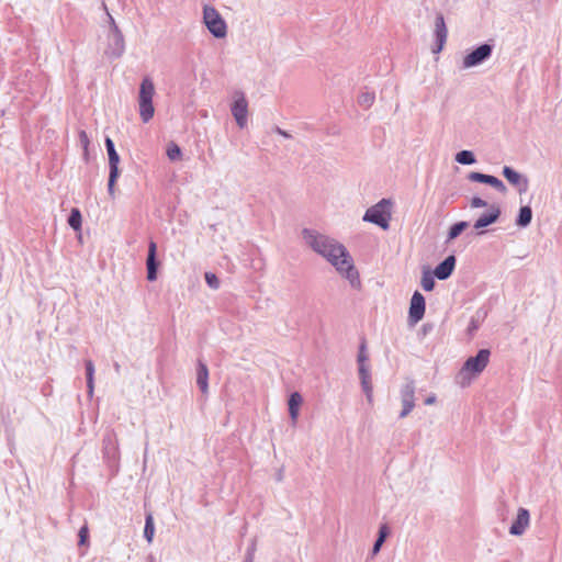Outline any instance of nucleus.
<instances>
[{
  "label": "nucleus",
  "mask_w": 562,
  "mask_h": 562,
  "mask_svg": "<svg viewBox=\"0 0 562 562\" xmlns=\"http://www.w3.org/2000/svg\"><path fill=\"white\" fill-rule=\"evenodd\" d=\"M502 173L510 184L518 188L519 193H524L528 190V179L521 173L508 166L503 168Z\"/></svg>",
  "instance_id": "obj_15"
},
{
  "label": "nucleus",
  "mask_w": 562,
  "mask_h": 562,
  "mask_svg": "<svg viewBox=\"0 0 562 562\" xmlns=\"http://www.w3.org/2000/svg\"><path fill=\"white\" fill-rule=\"evenodd\" d=\"M86 366V376H87V387L89 395L93 393V382H94V366L91 360H87L85 362Z\"/></svg>",
  "instance_id": "obj_25"
},
{
  "label": "nucleus",
  "mask_w": 562,
  "mask_h": 562,
  "mask_svg": "<svg viewBox=\"0 0 562 562\" xmlns=\"http://www.w3.org/2000/svg\"><path fill=\"white\" fill-rule=\"evenodd\" d=\"M324 258L335 267L341 277L350 282L351 286L360 285L359 273L353 265V259L342 244L340 250L328 252Z\"/></svg>",
  "instance_id": "obj_1"
},
{
  "label": "nucleus",
  "mask_w": 562,
  "mask_h": 562,
  "mask_svg": "<svg viewBox=\"0 0 562 562\" xmlns=\"http://www.w3.org/2000/svg\"><path fill=\"white\" fill-rule=\"evenodd\" d=\"M532 220V211L531 207L526 205L521 206L516 220V224L520 227H527Z\"/></svg>",
  "instance_id": "obj_23"
},
{
  "label": "nucleus",
  "mask_w": 562,
  "mask_h": 562,
  "mask_svg": "<svg viewBox=\"0 0 562 562\" xmlns=\"http://www.w3.org/2000/svg\"><path fill=\"white\" fill-rule=\"evenodd\" d=\"M255 552H256V541L254 540L247 550V555L255 557Z\"/></svg>",
  "instance_id": "obj_39"
},
{
  "label": "nucleus",
  "mask_w": 562,
  "mask_h": 562,
  "mask_svg": "<svg viewBox=\"0 0 562 562\" xmlns=\"http://www.w3.org/2000/svg\"><path fill=\"white\" fill-rule=\"evenodd\" d=\"M374 94L371 92H362L359 98L358 102L361 106L370 108L374 102Z\"/></svg>",
  "instance_id": "obj_32"
},
{
  "label": "nucleus",
  "mask_w": 562,
  "mask_h": 562,
  "mask_svg": "<svg viewBox=\"0 0 562 562\" xmlns=\"http://www.w3.org/2000/svg\"><path fill=\"white\" fill-rule=\"evenodd\" d=\"M493 53V45L482 44L463 57L462 69L476 67L487 60Z\"/></svg>",
  "instance_id": "obj_11"
},
{
  "label": "nucleus",
  "mask_w": 562,
  "mask_h": 562,
  "mask_svg": "<svg viewBox=\"0 0 562 562\" xmlns=\"http://www.w3.org/2000/svg\"><path fill=\"white\" fill-rule=\"evenodd\" d=\"M154 535H155L154 518H153L151 514H147L146 519H145L144 537L150 543L153 541Z\"/></svg>",
  "instance_id": "obj_26"
},
{
  "label": "nucleus",
  "mask_w": 562,
  "mask_h": 562,
  "mask_svg": "<svg viewBox=\"0 0 562 562\" xmlns=\"http://www.w3.org/2000/svg\"><path fill=\"white\" fill-rule=\"evenodd\" d=\"M245 562H254V557L246 554Z\"/></svg>",
  "instance_id": "obj_42"
},
{
  "label": "nucleus",
  "mask_w": 562,
  "mask_h": 562,
  "mask_svg": "<svg viewBox=\"0 0 562 562\" xmlns=\"http://www.w3.org/2000/svg\"><path fill=\"white\" fill-rule=\"evenodd\" d=\"M415 382L413 379L407 378L405 383L401 386L400 397L402 402V411L398 415L400 418H405L415 407Z\"/></svg>",
  "instance_id": "obj_10"
},
{
  "label": "nucleus",
  "mask_w": 562,
  "mask_h": 562,
  "mask_svg": "<svg viewBox=\"0 0 562 562\" xmlns=\"http://www.w3.org/2000/svg\"><path fill=\"white\" fill-rule=\"evenodd\" d=\"M302 237L305 244L322 257H326L328 252L340 250L339 241L315 229L304 228Z\"/></svg>",
  "instance_id": "obj_2"
},
{
  "label": "nucleus",
  "mask_w": 562,
  "mask_h": 562,
  "mask_svg": "<svg viewBox=\"0 0 562 562\" xmlns=\"http://www.w3.org/2000/svg\"><path fill=\"white\" fill-rule=\"evenodd\" d=\"M468 226L469 223L464 221L453 224L448 233V241L456 239Z\"/></svg>",
  "instance_id": "obj_27"
},
{
  "label": "nucleus",
  "mask_w": 562,
  "mask_h": 562,
  "mask_svg": "<svg viewBox=\"0 0 562 562\" xmlns=\"http://www.w3.org/2000/svg\"><path fill=\"white\" fill-rule=\"evenodd\" d=\"M196 384L203 394L209 392V369L207 366L199 360L196 367Z\"/></svg>",
  "instance_id": "obj_21"
},
{
  "label": "nucleus",
  "mask_w": 562,
  "mask_h": 562,
  "mask_svg": "<svg viewBox=\"0 0 562 562\" xmlns=\"http://www.w3.org/2000/svg\"><path fill=\"white\" fill-rule=\"evenodd\" d=\"M155 92L156 90L153 79L148 76L144 77L139 85L138 92L139 116L144 123H148L155 114V108L153 104Z\"/></svg>",
  "instance_id": "obj_3"
},
{
  "label": "nucleus",
  "mask_w": 562,
  "mask_h": 562,
  "mask_svg": "<svg viewBox=\"0 0 562 562\" xmlns=\"http://www.w3.org/2000/svg\"><path fill=\"white\" fill-rule=\"evenodd\" d=\"M436 402V395H430L425 400L426 405H432Z\"/></svg>",
  "instance_id": "obj_41"
},
{
  "label": "nucleus",
  "mask_w": 562,
  "mask_h": 562,
  "mask_svg": "<svg viewBox=\"0 0 562 562\" xmlns=\"http://www.w3.org/2000/svg\"><path fill=\"white\" fill-rule=\"evenodd\" d=\"M368 356L366 353V347L364 345H361L359 353H358V364H367Z\"/></svg>",
  "instance_id": "obj_36"
},
{
  "label": "nucleus",
  "mask_w": 562,
  "mask_h": 562,
  "mask_svg": "<svg viewBox=\"0 0 562 562\" xmlns=\"http://www.w3.org/2000/svg\"><path fill=\"white\" fill-rule=\"evenodd\" d=\"M232 115L239 128H245L248 123V101L241 91L234 93V101L231 105Z\"/></svg>",
  "instance_id": "obj_8"
},
{
  "label": "nucleus",
  "mask_w": 562,
  "mask_h": 562,
  "mask_svg": "<svg viewBox=\"0 0 562 562\" xmlns=\"http://www.w3.org/2000/svg\"><path fill=\"white\" fill-rule=\"evenodd\" d=\"M206 284L214 290H217L220 288V280L216 277V274L212 272H205L204 274Z\"/></svg>",
  "instance_id": "obj_34"
},
{
  "label": "nucleus",
  "mask_w": 562,
  "mask_h": 562,
  "mask_svg": "<svg viewBox=\"0 0 562 562\" xmlns=\"http://www.w3.org/2000/svg\"><path fill=\"white\" fill-rule=\"evenodd\" d=\"M79 142H80L81 146L85 148V150H87L90 140H89V137H88V135H87V133L85 131H81L79 133Z\"/></svg>",
  "instance_id": "obj_37"
},
{
  "label": "nucleus",
  "mask_w": 562,
  "mask_h": 562,
  "mask_svg": "<svg viewBox=\"0 0 562 562\" xmlns=\"http://www.w3.org/2000/svg\"><path fill=\"white\" fill-rule=\"evenodd\" d=\"M499 216H501V209H499V206L496 205V204H493V205L490 206V212L487 214H483L482 216H480L475 221L473 226H474L475 229L484 228V227H486V226L497 222Z\"/></svg>",
  "instance_id": "obj_19"
},
{
  "label": "nucleus",
  "mask_w": 562,
  "mask_h": 562,
  "mask_svg": "<svg viewBox=\"0 0 562 562\" xmlns=\"http://www.w3.org/2000/svg\"><path fill=\"white\" fill-rule=\"evenodd\" d=\"M470 205L472 209H477V207H485L487 206V203L485 200L479 198V196H474L472 198L471 202H470Z\"/></svg>",
  "instance_id": "obj_35"
},
{
  "label": "nucleus",
  "mask_w": 562,
  "mask_h": 562,
  "mask_svg": "<svg viewBox=\"0 0 562 562\" xmlns=\"http://www.w3.org/2000/svg\"><path fill=\"white\" fill-rule=\"evenodd\" d=\"M456 161L461 165H472L475 162V156L471 150H461L456 155Z\"/></svg>",
  "instance_id": "obj_28"
},
{
  "label": "nucleus",
  "mask_w": 562,
  "mask_h": 562,
  "mask_svg": "<svg viewBox=\"0 0 562 562\" xmlns=\"http://www.w3.org/2000/svg\"><path fill=\"white\" fill-rule=\"evenodd\" d=\"M301 404H302V396L300 395V393H297V392L292 393L290 395L288 405H289V414H290V417H291V420L293 424H295L297 420L299 408H300Z\"/></svg>",
  "instance_id": "obj_22"
},
{
  "label": "nucleus",
  "mask_w": 562,
  "mask_h": 562,
  "mask_svg": "<svg viewBox=\"0 0 562 562\" xmlns=\"http://www.w3.org/2000/svg\"><path fill=\"white\" fill-rule=\"evenodd\" d=\"M167 156L170 160H178L181 158V149L177 144L171 143L167 148Z\"/></svg>",
  "instance_id": "obj_33"
},
{
  "label": "nucleus",
  "mask_w": 562,
  "mask_h": 562,
  "mask_svg": "<svg viewBox=\"0 0 562 562\" xmlns=\"http://www.w3.org/2000/svg\"><path fill=\"white\" fill-rule=\"evenodd\" d=\"M68 224L75 231H79L81 227V213L78 209H72L68 217Z\"/></svg>",
  "instance_id": "obj_29"
},
{
  "label": "nucleus",
  "mask_w": 562,
  "mask_h": 562,
  "mask_svg": "<svg viewBox=\"0 0 562 562\" xmlns=\"http://www.w3.org/2000/svg\"><path fill=\"white\" fill-rule=\"evenodd\" d=\"M387 536V527L385 525H383L380 530H379V537L378 539L375 540L374 544H373V553H378L380 551V548L382 546V543L385 541V538Z\"/></svg>",
  "instance_id": "obj_31"
},
{
  "label": "nucleus",
  "mask_w": 562,
  "mask_h": 562,
  "mask_svg": "<svg viewBox=\"0 0 562 562\" xmlns=\"http://www.w3.org/2000/svg\"><path fill=\"white\" fill-rule=\"evenodd\" d=\"M530 525V514L529 510L520 507L517 512V517L513 521L509 533L513 536H521L526 532Z\"/></svg>",
  "instance_id": "obj_13"
},
{
  "label": "nucleus",
  "mask_w": 562,
  "mask_h": 562,
  "mask_svg": "<svg viewBox=\"0 0 562 562\" xmlns=\"http://www.w3.org/2000/svg\"><path fill=\"white\" fill-rule=\"evenodd\" d=\"M112 27L108 35L109 45L105 54L110 57L117 58L122 56L125 50L124 37L119 27L116 26L114 19L109 14Z\"/></svg>",
  "instance_id": "obj_9"
},
{
  "label": "nucleus",
  "mask_w": 562,
  "mask_h": 562,
  "mask_svg": "<svg viewBox=\"0 0 562 562\" xmlns=\"http://www.w3.org/2000/svg\"><path fill=\"white\" fill-rule=\"evenodd\" d=\"M157 245L155 241L150 240L148 245V255L146 260L147 266V279L149 281H155L157 279V267L158 261L156 259Z\"/></svg>",
  "instance_id": "obj_16"
},
{
  "label": "nucleus",
  "mask_w": 562,
  "mask_h": 562,
  "mask_svg": "<svg viewBox=\"0 0 562 562\" xmlns=\"http://www.w3.org/2000/svg\"><path fill=\"white\" fill-rule=\"evenodd\" d=\"M359 376L362 391L366 394L368 402L371 403L373 398V389L371 384V374L368 364L359 366Z\"/></svg>",
  "instance_id": "obj_20"
},
{
  "label": "nucleus",
  "mask_w": 562,
  "mask_h": 562,
  "mask_svg": "<svg viewBox=\"0 0 562 562\" xmlns=\"http://www.w3.org/2000/svg\"><path fill=\"white\" fill-rule=\"evenodd\" d=\"M276 132L279 135L283 136L284 138H291V135L286 131L280 128V127H276Z\"/></svg>",
  "instance_id": "obj_40"
},
{
  "label": "nucleus",
  "mask_w": 562,
  "mask_h": 562,
  "mask_svg": "<svg viewBox=\"0 0 562 562\" xmlns=\"http://www.w3.org/2000/svg\"><path fill=\"white\" fill-rule=\"evenodd\" d=\"M454 267L456 257L450 255L435 268L434 276L439 280H446L452 274Z\"/></svg>",
  "instance_id": "obj_17"
},
{
  "label": "nucleus",
  "mask_w": 562,
  "mask_h": 562,
  "mask_svg": "<svg viewBox=\"0 0 562 562\" xmlns=\"http://www.w3.org/2000/svg\"><path fill=\"white\" fill-rule=\"evenodd\" d=\"M422 286L425 291H431L435 288L434 274L430 271H424Z\"/></svg>",
  "instance_id": "obj_30"
},
{
  "label": "nucleus",
  "mask_w": 562,
  "mask_h": 562,
  "mask_svg": "<svg viewBox=\"0 0 562 562\" xmlns=\"http://www.w3.org/2000/svg\"><path fill=\"white\" fill-rule=\"evenodd\" d=\"M88 539V527L82 526L79 530V544H85Z\"/></svg>",
  "instance_id": "obj_38"
},
{
  "label": "nucleus",
  "mask_w": 562,
  "mask_h": 562,
  "mask_svg": "<svg viewBox=\"0 0 562 562\" xmlns=\"http://www.w3.org/2000/svg\"><path fill=\"white\" fill-rule=\"evenodd\" d=\"M203 23L209 32L216 38H224L227 34V25L220 12L211 5L203 8Z\"/></svg>",
  "instance_id": "obj_6"
},
{
  "label": "nucleus",
  "mask_w": 562,
  "mask_h": 562,
  "mask_svg": "<svg viewBox=\"0 0 562 562\" xmlns=\"http://www.w3.org/2000/svg\"><path fill=\"white\" fill-rule=\"evenodd\" d=\"M491 351L481 349L474 357H470L461 368L459 378L470 381L471 376L479 375L486 368L490 361Z\"/></svg>",
  "instance_id": "obj_4"
},
{
  "label": "nucleus",
  "mask_w": 562,
  "mask_h": 562,
  "mask_svg": "<svg viewBox=\"0 0 562 562\" xmlns=\"http://www.w3.org/2000/svg\"><path fill=\"white\" fill-rule=\"evenodd\" d=\"M104 442V452L109 458H115L117 452L116 439L114 434H108L103 440Z\"/></svg>",
  "instance_id": "obj_24"
},
{
  "label": "nucleus",
  "mask_w": 562,
  "mask_h": 562,
  "mask_svg": "<svg viewBox=\"0 0 562 562\" xmlns=\"http://www.w3.org/2000/svg\"><path fill=\"white\" fill-rule=\"evenodd\" d=\"M105 147H106V151H108V156H109V167H110L108 191H109V194L113 198L114 196V186L120 176V170H119L120 156L116 153L114 143L110 137L105 138Z\"/></svg>",
  "instance_id": "obj_7"
},
{
  "label": "nucleus",
  "mask_w": 562,
  "mask_h": 562,
  "mask_svg": "<svg viewBox=\"0 0 562 562\" xmlns=\"http://www.w3.org/2000/svg\"><path fill=\"white\" fill-rule=\"evenodd\" d=\"M435 36L438 46L437 50L439 52L442 49L448 36V30L442 13H437L435 19Z\"/></svg>",
  "instance_id": "obj_18"
},
{
  "label": "nucleus",
  "mask_w": 562,
  "mask_h": 562,
  "mask_svg": "<svg viewBox=\"0 0 562 562\" xmlns=\"http://www.w3.org/2000/svg\"><path fill=\"white\" fill-rule=\"evenodd\" d=\"M120 369V366L117 363H115V370L119 371Z\"/></svg>",
  "instance_id": "obj_43"
},
{
  "label": "nucleus",
  "mask_w": 562,
  "mask_h": 562,
  "mask_svg": "<svg viewBox=\"0 0 562 562\" xmlns=\"http://www.w3.org/2000/svg\"><path fill=\"white\" fill-rule=\"evenodd\" d=\"M468 179L473 182L488 184L501 193H506V191H507V188L504 184V182L502 180H499L497 177H494L491 175L472 171L469 173Z\"/></svg>",
  "instance_id": "obj_12"
},
{
  "label": "nucleus",
  "mask_w": 562,
  "mask_h": 562,
  "mask_svg": "<svg viewBox=\"0 0 562 562\" xmlns=\"http://www.w3.org/2000/svg\"><path fill=\"white\" fill-rule=\"evenodd\" d=\"M391 205L392 203L390 200L382 199L366 211L363 221L373 223L383 229H387L389 222L391 220Z\"/></svg>",
  "instance_id": "obj_5"
},
{
  "label": "nucleus",
  "mask_w": 562,
  "mask_h": 562,
  "mask_svg": "<svg viewBox=\"0 0 562 562\" xmlns=\"http://www.w3.org/2000/svg\"><path fill=\"white\" fill-rule=\"evenodd\" d=\"M425 314V299L416 291L411 299V306L408 318L412 323L416 324L424 317Z\"/></svg>",
  "instance_id": "obj_14"
}]
</instances>
